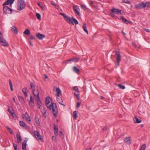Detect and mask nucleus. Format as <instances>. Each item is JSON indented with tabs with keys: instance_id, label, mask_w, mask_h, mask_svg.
<instances>
[{
	"instance_id": "obj_1",
	"label": "nucleus",
	"mask_w": 150,
	"mask_h": 150,
	"mask_svg": "<svg viewBox=\"0 0 150 150\" xmlns=\"http://www.w3.org/2000/svg\"><path fill=\"white\" fill-rule=\"evenodd\" d=\"M51 98L50 97H47L45 101V103L47 108L52 110V112L54 117H56L57 116V106L55 103H52L51 104L49 105L50 103Z\"/></svg>"
},
{
	"instance_id": "obj_2",
	"label": "nucleus",
	"mask_w": 150,
	"mask_h": 150,
	"mask_svg": "<svg viewBox=\"0 0 150 150\" xmlns=\"http://www.w3.org/2000/svg\"><path fill=\"white\" fill-rule=\"evenodd\" d=\"M65 20L69 24L72 25H74V23L75 25L79 23L78 21L76 19L73 17H70L68 16L66 17Z\"/></svg>"
},
{
	"instance_id": "obj_3",
	"label": "nucleus",
	"mask_w": 150,
	"mask_h": 150,
	"mask_svg": "<svg viewBox=\"0 0 150 150\" xmlns=\"http://www.w3.org/2000/svg\"><path fill=\"white\" fill-rule=\"evenodd\" d=\"M25 4L24 0H18L17 2V9L21 11L25 8Z\"/></svg>"
},
{
	"instance_id": "obj_4",
	"label": "nucleus",
	"mask_w": 150,
	"mask_h": 150,
	"mask_svg": "<svg viewBox=\"0 0 150 150\" xmlns=\"http://www.w3.org/2000/svg\"><path fill=\"white\" fill-rule=\"evenodd\" d=\"M0 44L4 46L7 47L8 45V43L2 36H0Z\"/></svg>"
},
{
	"instance_id": "obj_5",
	"label": "nucleus",
	"mask_w": 150,
	"mask_h": 150,
	"mask_svg": "<svg viewBox=\"0 0 150 150\" xmlns=\"http://www.w3.org/2000/svg\"><path fill=\"white\" fill-rule=\"evenodd\" d=\"M34 134L37 140H42V137L40 135V133L38 131H35L34 132Z\"/></svg>"
},
{
	"instance_id": "obj_6",
	"label": "nucleus",
	"mask_w": 150,
	"mask_h": 150,
	"mask_svg": "<svg viewBox=\"0 0 150 150\" xmlns=\"http://www.w3.org/2000/svg\"><path fill=\"white\" fill-rule=\"evenodd\" d=\"M116 55L117 56V62L115 63V65L117 66L119 65V62L121 60V55L120 53L117 51L115 52Z\"/></svg>"
},
{
	"instance_id": "obj_7",
	"label": "nucleus",
	"mask_w": 150,
	"mask_h": 150,
	"mask_svg": "<svg viewBox=\"0 0 150 150\" xmlns=\"http://www.w3.org/2000/svg\"><path fill=\"white\" fill-rule=\"evenodd\" d=\"M33 93L35 98L39 97V91L38 89H32Z\"/></svg>"
},
{
	"instance_id": "obj_8",
	"label": "nucleus",
	"mask_w": 150,
	"mask_h": 150,
	"mask_svg": "<svg viewBox=\"0 0 150 150\" xmlns=\"http://www.w3.org/2000/svg\"><path fill=\"white\" fill-rule=\"evenodd\" d=\"M3 10L5 13L11 14L12 12V9L10 8L7 6H5L3 7Z\"/></svg>"
},
{
	"instance_id": "obj_9",
	"label": "nucleus",
	"mask_w": 150,
	"mask_h": 150,
	"mask_svg": "<svg viewBox=\"0 0 150 150\" xmlns=\"http://www.w3.org/2000/svg\"><path fill=\"white\" fill-rule=\"evenodd\" d=\"M111 11L112 13H115L116 14L119 15L121 14L122 10H119L118 9L115 8H113L111 9Z\"/></svg>"
},
{
	"instance_id": "obj_10",
	"label": "nucleus",
	"mask_w": 150,
	"mask_h": 150,
	"mask_svg": "<svg viewBox=\"0 0 150 150\" xmlns=\"http://www.w3.org/2000/svg\"><path fill=\"white\" fill-rule=\"evenodd\" d=\"M146 6V5L144 3H142L139 4L136 6V8H145Z\"/></svg>"
},
{
	"instance_id": "obj_11",
	"label": "nucleus",
	"mask_w": 150,
	"mask_h": 150,
	"mask_svg": "<svg viewBox=\"0 0 150 150\" xmlns=\"http://www.w3.org/2000/svg\"><path fill=\"white\" fill-rule=\"evenodd\" d=\"M124 142L127 144L130 145L131 142V137H126L124 139Z\"/></svg>"
},
{
	"instance_id": "obj_12",
	"label": "nucleus",
	"mask_w": 150,
	"mask_h": 150,
	"mask_svg": "<svg viewBox=\"0 0 150 150\" xmlns=\"http://www.w3.org/2000/svg\"><path fill=\"white\" fill-rule=\"evenodd\" d=\"M35 99L37 101L38 108L39 109H40V107L42 106V103L40 97Z\"/></svg>"
},
{
	"instance_id": "obj_13",
	"label": "nucleus",
	"mask_w": 150,
	"mask_h": 150,
	"mask_svg": "<svg viewBox=\"0 0 150 150\" xmlns=\"http://www.w3.org/2000/svg\"><path fill=\"white\" fill-rule=\"evenodd\" d=\"M8 111L11 115L13 117H14V112L12 108L10 107H8Z\"/></svg>"
},
{
	"instance_id": "obj_14",
	"label": "nucleus",
	"mask_w": 150,
	"mask_h": 150,
	"mask_svg": "<svg viewBox=\"0 0 150 150\" xmlns=\"http://www.w3.org/2000/svg\"><path fill=\"white\" fill-rule=\"evenodd\" d=\"M36 36L37 38L39 40H42L45 37L44 35L38 33H36Z\"/></svg>"
},
{
	"instance_id": "obj_15",
	"label": "nucleus",
	"mask_w": 150,
	"mask_h": 150,
	"mask_svg": "<svg viewBox=\"0 0 150 150\" xmlns=\"http://www.w3.org/2000/svg\"><path fill=\"white\" fill-rule=\"evenodd\" d=\"M73 8L74 10L75 11L77 14L79 16L80 15L79 12L80 9L79 7L76 6H73Z\"/></svg>"
},
{
	"instance_id": "obj_16",
	"label": "nucleus",
	"mask_w": 150,
	"mask_h": 150,
	"mask_svg": "<svg viewBox=\"0 0 150 150\" xmlns=\"http://www.w3.org/2000/svg\"><path fill=\"white\" fill-rule=\"evenodd\" d=\"M33 98L32 96H31L30 97V100L29 101V105L31 107H34L35 105L33 102Z\"/></svg>"
},
{
	"instance_id": "obj_17",
	"label": "nucleus",
	"mask_w": 150,
	"mask_h": 150,
	"mask_svg": "<svg viewBox=\"0 0 150 150\" xmlns=\"http://www.w3.org/2000/svg\"><path fill=\"white\" fill-rule=\"evenodd\" d=\"M62 96H59L57 97V100L59 103L61 105L65 106V105H64L63 103V101L61 97Z\"/></svg>"
},
{
	"instance_id": "obj_18",
	"label": "nucleus",
	"mask_w": 150,
	"mask_h": 150,
	"mask_svg": "<svg viewBox=\"0 0 150 150\" xmlns=\"http://www.w3.org/2000/svg\"><path fill=\"white\" fill-rule=\"evenodd\" d=\"M14 0L12 1L11 0H7L3 4V6H5L9 4H10L11 6V4L13 3Z\"/></svg>"
},
{
	"instance_id": "obj_19",
	"label": "nucleus",
	"mask_w": 150,
	"mask_h": 150,
	"mask_svg": "<svg viewBox=\"0 0 150 150\" xmlns=\"http://www.w3.org/2000/svg\"><path fill=\"white\" fill-rule=\"evenodd\" d=\"M41 112L43 116L46 118V113L47 112L46 108H43L41 110Z\"/></svg>"
},
{
	"instance_id": "obj_20",
	"label": "nucleus",
	"mask_w": 150,
	"mask_h": 150,
	"mask_svg": "<svg viewBox=\"0 0 150 150\" xmlns=\"http://www.w3.org/2000/svg\"><path fill=\"white\" fill-rule=\"evenodd\" d=\"M12 31L15 34L18 33V29L15 26H13L11 28Z\"/></svg>"
},
{
	"instance_id": "obj_21",
	"label": "nucleus",
	"mask_w": 150,
	"mask_h": 150,
	"mask_svg": "<svg viewBox=\"0 0 150 150\" xmlns=\"http://www.w3.org/2000/svg\"><path fill=\"white\" fill-rule=\"evenodd\" d=\"M27 140H24L22 144V148L23 150H26V142Z\"/></svg>"
},
{
	"instance_id": "obj_22",
	"label": "nucleus",
	"mask_w": 150,
	"mask_h": 150,
	"mask_svg": "<svg viewBox=\"0 0 150 150\" xmlns=\"http://www.w3.org/2000/svg\"><path fill=\"white\" fill-rule=\"evenodd\" d=\"M133 120L134 122L137 123H140L142 122V120H141L139 119L137 117H134L133 119Z\"/></svg>"
},
{
	"instance_id": "obj_23",
	"label": "nucleus",
	"mask_w": 150,
	"mask_h": 150,
	"mask_svg": "<svg viewBox=\"0 0 150 150\" xmlns=\"http://www.w3.org/2000/svg\"><path fill=\"white\" fill-rule=\"evenodd\" d=\"M16 137L17 139V142L18 143H20L21 141V137L19 133L18 134L17 133L16 134Z\"/></svg>"
},
{
	"instance_id": "obj_24",
	"label": "nucleus",
	"mask_w": 150,
	"mask_h": 150,
	"mask_svg": "<svg viewBox=\"0 0 150 150\" xmlns=\"http://www.w3.org/2000/svg\"><path fill=\"white\" fill-rule=\"evenodd\" d=\"M56 92L57 93V96H62L61 92L59 88H57L56 89Z\"/></svg>"
},
{
	"instance_id": "obj_25",
	"label": "nucleus",
	"mask_w": 150,
	"mask_h": 150,
	"mask_svg": "<svg viewBox=\"0 0 150 150\" xmlns=\"http://www.w3.org/2000/svg\"><path fill=\"white\" fill-rule=\"evenodd\" d=\"M83 28L84 31L88 34V31L87 30L86 24L85 23H84L83 25Z\"/></svg>"
},
{
	"instance_id": "obj_26",
	"label": "nucleus",
	"mask_w": 150,
	"mask_h": 150,
	"mask_svg": "<svg viewBox=\"0 0 150 150\" xmlns=\"http://www.w3.org/2000/svg\"><path fill=\"white\" fill-rule=\"evenodd\" d=\"M73 71L77 74H78L80 71L75 66L73 67Z\"/></svg>"
},
{
	"instance_id": "obj_27",
	"label": "nucleus",
	"mask_w": 150,
	"mask_h": 150,
	"mask_svg": "<svg viewBox=\"0 0 150 150\" xmlns=\"http://www.w3.org/2000/svg\"><path fill=\"white\" fill-rule=\"evenodd\" d=\"M27 88H24L22 89V91L23 93H24L25 96L26 97L27 96V92L26 91Z\"/></svg>"
},
{
	"instance_id": "obj_28",
	"label": "nucleus",
	"mask_w": 150,
	"mask_h": 150,
	"mask_svg": "<svg viewBox=\"0 0 150 150\" xmlns=\"http://www.w3.org/2000/svg\"><path fill=\"white\" fill-rule=\"evenodd\" d=\"M54 131L55 135H57L58 134V129L57 127L55 125H54Z\"/></svg>"
},
{
	"instance_id": "obj_29",
	"label": "nucleus",
	"mask_w": 150,
	"mask_h": 150,
	"mask_svg": "<svg viewBox=\"0 0 150 150\" xmlns=\"http://www.w3.org/2000/svg\"><path fill=\"white\" fill-rule=\"evenodd\" d=\"M23 34L26 35H29L30 34V32L29 30L28 29H26L24 32Z\"/></svg>"
},
{
	"instance_id": "obj_30",
	"label": "nucleus",
	"mask_w": 150,
	"mask_h": 150,
	"mask_svg": "<svg viewBox=\"0 0 150 150\" xmlns=\"http://www.w3.org/2000/svg\"><path fill=\"white\" fill-rule=\"evenodd\" d=\"M18 99L20 103H24V100L23 98L21 96H18Z\"/></svg>"
},
{
	"instance_id": "obj_31",
	"label": "nucleus",
	"mask_w": 150,
	"mask_h": 150,
	"mask_svg": "<svg viewBox=\"0 0 150 150\" xmlns=\"http://www.w3.org/2000/svg\"><path fill=\"white\" fill-rule=\"evenodd\" d=\"M35 122L38 125H40L39 119L37 117H35Z\"/></svg>"
},
{
	"instance_id": "obj_32",
	"label": "nucleus",
	"mask_w": 150,
	"mask_h": 150,
	"mask_svg": "<svg viewBox=\"0 0 150 150\" xmlns=\"http://www.w3.org/2000/svg\"><path fill=\"white\" fill-rule=\"evenodd\" d=\"M8 82L9 83L10 86L11 88V91H13V86L12 83L11 82V81L10 79H9L8 80Z\"/></svg>"
},
{
	"instance_id": "obj_33",
	"label": "nucleus",
	"mask_w": 150,
	"mask_h": 150,
	"mask_svg": "<svg viewBox=\"0 0 150 150\" xmlns=\"http://www.w3.org/2000/svg\"><path fill=\"white\" fill-rule=\"evenodd\" d=\"M20 125L21 127H25L26 126V125L23 122L20 121L19 122Z\"/></svg>"
},
{
	"instance_id": "obj_34",
	"label": "nucleus",
	"mask_w": 150,
	"mask_h": 150,
	"mask_svg": "<svg viewBox=\"0 0 150 150\" xmlns=\"http://www.w3.org/2000/svg\"><path fill=\"white\" fill-rule=\"evenodd\" d=\"M121 19L123 22L126 24H128V21L124 18V17L122 16L121 17Z\"/></svg>"
},
{
	"instance_id": "obj_35",
	"label": "nucleus",
	"mask_w": 150,
	"mask_h": 150,
	"mask_svg": "<svg viewBox=\"0 0 150 150\" xmlns=\"http://www.w3.org/2000/svg\"><path fill=\"white\" fill-rule=\"evenodd\" d=\"M77 112L76 111H74L73 112V116L75 118V119H76L77 117Z\"/></svg>"
},
{
	"instance_id": "obj_36",
	"label": "nucleus",
	"mask_w": 150,
	"mask_h": 150,
	"mask_svg": "<svg viewBox=\"0 0 150 150\" xmlns=\"http://www.w3.org/2000/svg\"><path fill=\"white\" fill-rule=\"evenodd\" d=\"M6 128L8 130V131L11 134H13V132L12 131L11 128H10L8 126L6 127Z\"/></svg>"
},
{
	"instance_id": "obj_37",
	"label": "nucleus",
	"mask_w": 150,
	"mask_h": 150,
	"mask_svg": "<svg viewBox=\"0 0 150 150\" xmlns=\"http://www.w3.org/2000/svg\"><path fill=\"white\" fill-rule=\"evenodd\" d=\"M30 88L31 89H35L34 85L33 83L30 82Z\"/></svg>"
},
{
	"instance_id": "obj_38",
	"label": "nucleus",
	"mask_w": 150,
	"mask_h": 150,
	"mask_svg": "<svg viewBox=\"0 0 150 150\" xmlns=\"http://www.w3.org/2000/svg\"><path fill=\"white\" fill-rule=\"evenodd\" d=\"M73 61L75 62H77L79 61L80 60V58L79 57H76L73 58Z\"/></svg>"
},
{
	"instance_id": "obj_39",
	"label": "nucleus",
	"mask_w": 150,
	"mask_h": 150,
	"mask_svg": "<svg viewBox=\"0 0 150 150\" xmlns=\"http://www.w3.org/2000/svg\"><path fill=\"white\" fill-rule=\"evenodd\" d=\"M118 86L121 89H124L125 88V86L121 84H118Z\"/></svg>"
},
{
	"instance_id": "obj_40",
	"label": "nucleus",
	"mask_w": 150,
	"mask_h": 150,
	"mask_svg": "<svg viewBox=\"0 0 150 150\" xmlns=\"http://www.w3.org/2000/svg\"><path fill=\"white\" fill-rule=\"evenodd\" d=\"M146 145L145 144H143L140 150H145Z\"/></svg>"
},
{
	"instance_id": "obj_41",
	"label": "nucleus",
	"mask_w": 150,
	"mask_h": 150,
	"mask_svg": "<svg viewBox=\"0 0 150 150\" xmlns=\"http://www.w3.org/2000/svg\"><path fill=\"white\" fill-rule=\"evenodd\" d=\"M36 16L37 18L39 20L41 19V16L40 15L39 13H37L36 14Z\"/></svg>"
},
{
	"instance_id": "obj_42",
	"label": "nucleus",
	"mask_w": 150,
	"mask_h": 150,
	"mask_svg": "<svg viewBox=\"0 0 150 150\" xmlns=\"http://www.w3.org/2000/svg\"><path fill=\"white\" fill-rule=\"evenodd\" d=\"M74 94L75 96L76 97L78 100H79L80 99L79 95L77 93H74Z\"/></svg>"
},
{
	"instance_id": "obj_43",
	"label": "nucleus",
	"mask_w": 150,
	"mask_h": 150,
	"mask_svg": "<svg viewBox=\"0 0 150 150\" xmlns=\"http://www.w3.org/2000/svg\"><path fill=\"white\" fill-rule=\"evenodd\" d=\"M73 89L74 90L76 91L78 93L79 92L78 88L77 86H75L73 88Z\"/></svg>"
},
{
	"instance_id": "obj_44",
	"label": "nucleus",
	"mask_w": 150,
	"mask_h": 150,
	"mask_svg": "<svg viewBox=\"0 0 150 150\" xmlns=\"http://www.w3.org/2000/svg\"><path fill=\"white\" fill-rule=\"evenodd\" d=\"M60 14L63 16L64 19V20H65V19H66V17H67L68 16L66 15L65 14L62 13H60Z\"/></svg>"
},
{
	"instance_id": "obj_45",
	"label": "nucleus",
	"mask_w": 150,
	"mask_h": 150,
	"mask_svg": "<svg viewBox=\"0 0 150 150\" xmlns=\"http://www.w3.org/2000/svg\"><path fill=\"white\" fill-rule=\"evenodd\" d=\"M13 145L15 150H17V146L16 144H15L14 143H13Z\"/></svg>"
},
{
	"instance_id": "obj_46",
	"label": "nucleus",
	"mask_w": 150,
	"mask_h": 150,
	"mask_svg": "<svg viewBox=\"0 0 150 150\" xmlns=\"http://www.w3.org/2000/svg\"><path fill=\"white\" fill-rule=\"evenodd\" d=\"M123 3H127V4H130V2L127 0H123L122 1Z\"/></svg>"
},
{
	"instance_id": "obj_47",
	"label": "nucleus",
	"mask_w": 150,
	"mask_h": 150,
	"mask_svg": "<svg viewBox=\"0 0 150 150\" xmlns=\"http://www.w3.org/2000/svg\"><path fill=\"white\" fill-rule=\"evenodd\" d=\"M81 6L82 9L84 10L86 9V7L85 6L81 4Z\"/></svg>"
},
{
	"instance_id": "obj_48",
	"label": "nucleus",
	"mask_w": 150,
	"mask_h": 150,
	"mask_svg": "<svg viewBox=\"0 0 150 150\" xmlns=\"http://www.w3.org/2000/svg\"><path fill=\"white\" fill-rule=\"evenodd\" d=\"M35 37L32 35H30L29 37V39L30 40H34L35 39Z\"/></svg>"
},
{
	"instance_id": "obj_49",
	"label": "nucleus",
	"mask_w": 150,
	"mask_h": 150,
	"mask_svg": "<svg viewBox=\"0 0 150 150\" xmlns=\"http://www.w3.org/2000/svg\"><path fill=\"white\" fill-rule=\"evenodd\" d=\"M59 136H60L62 138H63L64 137V136L63 135L61 131H60L59 132Z\"/></svg>"
},
{
	"instance_id": "obj_50",
	"label": "nucleus",
	"mask_w": 150,
	"mask_h": 150,
	"mask_svg": "<svg viewBox=\"0 0 150 150\" xmlns=\"http://www.w3.org/2000/svg\"><path fill=\"white\" fill-rule=\"evenodd\" d=\"M26 119L27 121H31V120L30 119V116L28 117H26Z\"/></svg>"
},
{
	"instance_id": "obj_51",
	"label": "nucleus",
	"mask_w": 150,
	"mask_h": 150,
	"mask_svg": "<svg viewBox=\"0 0 150 150\" xmlns=\"http://www.w3.org/2000/svg\"><path fill=\"white\" fill-rule=\"evenodd\" d=\"M144 30L147 32L150 33V30L149 29L145 28Z\"/></svg>"
},
{
	"instance_id": "obj_52",
	"label": "nucleus",
	"mask_w": 150,
	"mask_h": 150,
	"mask_svg": "<svg viewBox=\"0 0 150 150\" xmlns=\"http://www.w3.org/2000/svg\"><path fill=\"white\" fill-rule=\"evenodd\" d=\"M113 13H112V12L111 11V12H110V15L113 17H114L115 16V15L114 14H113Z\"/></svg>"
},
{
	"instance_id": "obj_53",
	"label": "nucleus",
	"mask_w": 150,
	"mask_h": 150,
	"mask_svg": "<svg viewBox=\"0 0 150 150\" xmlns=\"http://www.w3.org/2000/svg\"><path fill=\"white\" fill-rule=\"evenodd\" d=\"M43 76H44V78L45 79H46L47 78H48V76L46 74H44Z\"/></svg>"
},
{
	"instance_id": "obj_54",
	"label": "nucleus",
	"mask_w": 150,
	"mask_h": 150,
	"mask_svg": "<svg viewBox=\"0 0 150 150\" xmlns=\"http://www.w3.org/2000/svg\"><path fill=\"white\" fill-rule=\"evenodd\" d=\"M25 117H29V116L28 115V113L27 112H26L25 114Z\"/></svg>"
},
{
	"instance_id": "obj_55",
	"label": "nucleus",
	"mask_w": 150,
	"mask_h": 150,
	"mask_svg": "<svg viewBox=\"0 0 150 150\" xmlns=\"http://www.w3.org/2000/svg\"><path fill=\"white\" fill-rule=\"evenodd\" d=\"M80 105V103H76V107L77 108H78V107H79Z\"/></svg>"
},
{
	"instance_id": "obj_56",
	"label": "nucleus",
	"mask_w": 150,
	"mask_h": 150,
	"mask_svg": "<svg viewBox=\"0 0 150 150\" xmlns=\"http://www.w3.org/2000/svg\"><path fill=\"white\" fill-rule=\"evenodd\" d=\"M52 139L53 140H54L55 141L57 139L54 136H52Z\"/></svg>"
},
{
	"instance_id": "obj_57",
	"label": "nucleus",
	"mask_w": 150,
	"mask_h": 150,
	"mask_svg": "<svg viewBox=\"0 0 150 150\" xmlns=\"http://www.w3.org/2000/svg\"><path fill=\"white\" fill-rule=\"evenodd\" d=\"M132 45H133L134 47H137V45H136V44L135 43H132Z\"/></svg>"
},
{
	"instance_id": "obj_58",
	"label": "nucleus",
	"mask_w": 150,
	"mask_h": 150,
	"mask_svg": "<svg viewBox=\"0 0 150 150\" xmlns=\"http://www.w3.org/2000/svg\"><path fill=\"white\" fill-rule=\"evenodd\" d=\"M29 43H30V45L31 46H33V44L32 42L31 41H30V42H29Z\"/></svg>"
},
{
	"instance_id": "obj_59",
	"label": "nucleus",
	"mask_w": 150,
	"mask_h": 150,
	"mask_svg": "<svg viewBox=\"0 0 150 150\" xmlns=\"http://www.w3.org/2000/svg\"><path fill=\"white\" fill-rule=\"evenodd\" d=\"M13 100L14 102L16 103V104H18V103H17L16 102V100H15V98H13Z\"/></svg>"
},
{
	"instance_id": "obj_60",
	"label": "nucleus",
	"mask_w": 150,
	"mask_h": 150,
	"mask_svg": "<svg viewBox=\"0 0 150 150\" xmlns=\"http://www.w3.org/2000/svg\"><path fill=\"white\" fill-rule=\"evenodd\" d=\"M73 61V59H69L67 61V62H70L71 61Z\"/></svg>"
},
{
	"instance_id": "obj_61",
	"label": "nucleus",
	"mask_w": 150,
	"mask_h": 150,
	"mask_svg": "<svg viewBox=\"0 0 150 150\" xmlns=\"http://www.w3.org/2000/svg\"><path fill=\"white\" fill-rule=\"evenodd\" d=\"M107 127H105L103 129V131H105L107 130Z\"/></svg>"
},
{
	"instance_id": "obj_62",
	"label": "nucleus",
	"mask_w": 150,
	"mask_h": 150,
	"mask_svg": "<svg viewBox=\"0 0 150 150\" xmlns=\"http://www.w3.org/2000/svg\"><path fill=\"white\" fill-rule=\"evenodd\" d=\"M93 4V1H90V4H91V5H92V4Z\"/></svg>"
},
{
	"instance_id": "obj_63",
	"label": "nucleus",
	"mask_w": 150,
	"mask_h": 150,
	"mask_svg": "<svg viewBox=\"0 0 150 150\" xmlns=\"http://www.w3.org/2000/svg\"><path fill=\"white\" fill-rule=\"evenodd\" d=\"M38 4L40 7L41 6V5H40V4L39 3H38Z\"/></svg>"
},
{
	"instance_id": "obj_64",
	"label": "nucleus",
	"mask_w": 150,
	"mask_h": 150,
	"mask_svg": "<svg viewBox=\"0 0 150 150\" xmlns=\"http://www.w3.org/2000/svg\"><path fill=\"white\" fill-rule=\"evenodd\" d=\"M91 150V148H89L88 149H87L86 150Z\"/></svg>"
}]
</instances>
